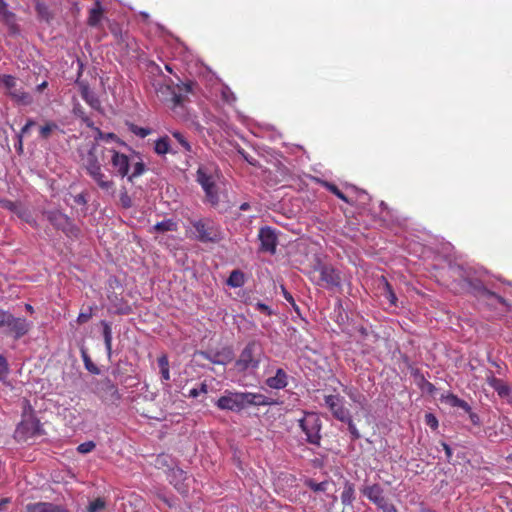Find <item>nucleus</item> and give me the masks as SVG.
<instances>
[{
	"mask_svg": "<svg viewBox=\"0 0 512 512\" xmlns=\"http://www.w3.org/2000/svg\"><path fill=\"white\" fill-rule=\"evenodd\" d=\"M83 168L101 190L114 196L115 183L103 172L102 164L96 154L95 145L88 150L86 156L83 158Z\"/></svg>",
	"mask_w": 512,
	"mask_h": 512,
	"instance_id": "nucleus-1",
	"label": "nucleus"
},
{
	"mask_svg": "<svg viewBox=\"0 0 512 512\" xmlns=\"http://www.w3.org/2000/svg\"><path fill=\"white\" fill-rule=\"evenodd\" d=\"M263 357L264 352L260 342L249 341L235 361V368L241 373H253L259 368Z\"/></svg>",
	"mask_w": 512,
	"mask_h": 512,
	"instance_id": "nucleus-2",
	"label": "nucleus"
},
{
	"mask_svg": "<svg viewBox=\"0 0 512 512\" xmlns=\"http://www.w3.org/2000/svg\"><path fill=\"white\" fill-rule=\"evenodd\" d=\"M32 322L24 317H16L9 310L0 308V331L12 337L14 340H19L30 331Z\"/></svg>",
	"mask_w": 512,
	"mask_h": 512,
	"instance_id": "nucleus-3",
	"label": "nucleus"
},
{
	"mask_svg": "<svg viewBox=\"0 0 512 512\" xmlns=\"http://www.w3.org/2000/svg\"><path fill=\"white\" fill-rule=\"evenodd\" d=\"M190 225L194 239L201 243H218L224 238L220 225L211 218L194 219Z\"/></svg>",
	"mask_w": 512,
	"mask_h": 512,
	"instance_id": "nucleus-4",
	"label": "nucleus"
},
{
	"mask_svg": "<svg viewBox=\"0 0 512 512\" xmlns=\"http://www.w3.org/2000/svg\"><path fill=\"white\" fill-rule=\"evenodd\" d=\"M302 414L303 417L298 420V425L306 436V442L319 447L322 439V421L319 414L311 411H302Z\"/></svg>",
	"mask_w": 512,
	"mask_h": 512,
	"instance_id": "nucleus-5",
	"label": "nucleus"
},
{
	"mask_svg": "<svg viewBox=\"0 0 512 512\" xmlns=\"http://www.w3.org/2000/svg\"><path fill=\"white\" fill-rule=\"evenodd\" d=\"M456 273L469 285L475 295H479L487 299L493 298L502 306H504L506 311L511 310L512 306L506 301V299L486 288L481 280L473 278L470 271L464 269L462 266H457Z\"/></svg>",
	"mask_w": 512,
	"mask_h": 512,
	"instance_id": "nucleus-6",
	"label": "nucleus"
},
{
	"mask_svg": "<svg viewBox=\"0 0 512 512\" xmlns=\"http://www.w3.org/2000/svg\"><path fill=\"white\" fill-rule=\"evenodd\" d=\"M43 214L56 230L63 232L69 238L77 239L79 237L80 228L60 210H47Z\"/></svg>",
	"mask_w": 512,
	"mask_h": 512,
	"instance_id": "nucleus-7",
	"label": "nucleus"
},
{
	"mask_svg": "<svg viewBox=\"0 0 512 512\" xmlns=\"http://www.w3.org/2000/svg\"><path fill=\"white\" fill-rule=\"evenodd\" d=\"M361 493L382 512H398L396 506L385 496L380 484L364 485Z\"/></svg>",
	"mask_w": 512,
	"mask_h": 512,
	"instance_id": "nucleus-8",
	"label": "nucleus"
},
{
	"mask_svg": "<svg viewBox=\"0 0 512 512\" xmlns=\"http://www.w3.org/2000/svg\"><path fill=\"white\" fill-rule=\"evenodd\" d=\"M0 84L6 89V93L18 104L30 105L32 97L22 88H17V79L8 74H0Z\"/></svg>",
	"mask_w": 512,
	"mask_h": 512,
	"instance_id": "nucleus-9",
	"label": "nucleus"
},
{
	"mask_svg": "<svg viewBox=\"0 0 512 512\" xmlns=\"http://www.w3.org/2000/svg\"><path fill=\"white\" fill-rule=\"evenodd\" d=\"M314 271L319 273L317 285L331 290L341 287L340 273L332 265L319 263L315 266Z\"/></svg>",
	"mask_w": 512,
	"mask_h": 512,
	"instance_id": "nucleus-10",
	"label": "nucleus"
},
{
	"mask_svg": "<svg viewBox=\"0 0 512 512\" xmlns=\"http://www.w3.org/2000/svg\"><path fill=\"white\" fill-rule=\"evenodd\" d=\"M15 434L19 440H27L28 438L42 435V425L33 414H25L22 421L18 424Z\"/></svg>",
	"mask_w": 512,
	"mask_h": 512,
	"instance_id": "nucleus-11",
	"label": "nucleus"
},
{
	"mask_svg": "<svg viewBox=\"0 0 512 512\" xmlns=\"http://www.w3.org/2000/svg\"><path fill=\"white\" fill-rule=\"evenodd\" d=\"M215 405L220 410L240 412L246 409L244 392L225 390Z\"/></svg>",
	"mask_w": 512,
	"mask_h": 512,
	"instance_id": "nucleus-12",
	"label": "nucleus"
},
{
	"mask_svg": "<svg viewBox=\"0 0 512 512\" xmlns=\"http://www.w3.org/2000/svg\"><path fill=\"white\" fill-rule=\"evenodd\" d=\"M324 402L335 419L338 421L348 420V416L351 415V412L345 407V399L342 396L339 394L326 395Z\"/></svg>",
	"mask_w": 512,
	"mask_h": 512,
	"instance_id": "nucleus-13",
	"label": "nucleus"
},
{
	"mask_svg": "<svg viewBox=\"0 0 512 512\" xmlns=\"http://www.w3.org/2000/svg\"><path fill=\"white\" fill-rule=\"evenodd\" d=\"M168 481L182 495H186L190 488V478L187 473L179 467L169 468L167 473Z\"/></svg>",
	"mask_w": 512,
	"mask_h": 512,
	"instance_id": "nucleus-14",
	"label": "nucleus"
},
{
	"mask_svg": "<svg viewBox=\"0 0 512 512\" xmlns=\"http://www.w3.org/2000/svg\"><path fill=\"white\" fill-rule=\"evenodd\" d=\"M2 207L15 214L19 219L28 223L32 227H37V222L33 217L31 210L20 202L11 200L1 201Z\"/></svg>",
	"mask_w": 512,
	"mask_h": 512,
	"instance_id": "nucleus-15",
	"label": "nucleus"
},
{
	"mask_svg": "<svg viewBox=\"0 0 512 512\" xmlns=\"http://www.w3.org/2000/svg\"><path fill=\"white\" fill-rule=\"evenodd\" d=\"M258 239L260 241V250L270 254L276 253V247L278 244L276 230L270 226L260 228L258 233Z\"/></svg>",
	"mask_w": 512,
	"mask_h": 512,
	"instance_id": "nucleus-16",
	"label": "nucleus"
},
{
	"mask_svg": "<svg viewBox=\"0 0 512 512\" xmlns=\"http://www.w3.org/2000/svg\"><path fill=\"white\" fill-rule=\"evenodd\" d=\"M196 83L193 82V81H189V82H186V83H181V84H178L177 85V91L175 88H173L171 90V95H172V103H173V106L172 108L174 110H176L177 108H183L184 107V103L185 101L187 100V95L188 94H193L194 93V89L196 87Z\"/></svg>",
	"mask_w": 512,
	"mask_h": 512,
	"instance_id": "nucleus-17",
	"label": "nucleus"
},
{
	"mask_svg": "<svg viewBox=\"0 0 512 512\" xmlns=\"http://www.w3.org/2000/svg\"><path fill=\"white\" fill-rule=\"evenodd\" d=\"M486 381L488 385L497 392L501 399L506 401L508 404H512V385L504 382L500 378L495 377L491 371L487 375Z\"/></svg>",
	"mask_w": 512,
	"mask_h": 512,
	"instance_id": "nucleus-18",
	"label": "nucleus"
},
{
	"mask_svg": "<svg viewBox=\"0 0 512 512\" xmlns=\"http://www.w3.org/2000/svg\"><path fill=\"white\" fill-rule=\"evenodd\" d=\"M198 354L212 364L227 365L234 359V352L231 347H224L219 351H199Z\"/></svg>",
	"mask_w": 512,
	"mask_h": 512,
	"instance_id": "nucleus-19",
	"label": "nucleus"
},
{
	"mask_svg": "<svg viewBox=\"0 0 512 512\" xmlns=\"http://www.w3.org/2000/svg\"><path fill=\"white\" fill-rule=\"evenodd\" d=\"M110 152L112 153L111 165L114 168L115 175L121 178L128 176L131 168L129 157L115 149L110 150Z\"/></svg>",
	"mask_w": 512,
	"mask_h": 512,
	"instance_id": "nucleus-20",
	"label": "nucleus"
},
{
	"mask_svg": "<svg viewBox=\"0 0 512 512\" xmlns=\"http://www.w3.org/2000/svg\"><path fill=\"white\" fill-rule=\"evenodd\" d=\"M244 396L246 408L250 406H273L278 404L277 400L261 393L244 392Z\"/></svg>",
	"mask_w": 512,
	"mask_h": 512,
	"instance_id": "nucleus-21",
	"label": "nucleus"
},
{
	"mask_svg": "<svg viewBox=\"0 0 512 512\" xmlns=\"http://www.w3.org/2000/svg\"><path fill=\"white\" fill-rule=\"evenodd\" d=\"M26 512H70L65 506L53 502H35L26 506Z\"/></svg>",
	"mask_w": 512,
	"mask_h": 512,
	"instance_id": "nucleus-22",
	"label": "nucleus"
},
{
	"mask_svg": "<svg viewBox=\"0 0 512 512\" xmlns=\"http://www.w3.org/2000/svg\"><path fill=\"white\" fill-rule=\"evenodd\" d=\"M288 374L282 368H277L275 375L268 377L265 380L266 386L271 389L281 390L287 387L288 385Z\"/></svg>",
	"mask_w": 512,
	"mask_h": 512,
	"instance_id": "nucleus-23",
	"label": "nucleus"
},
{
	"mask_svg": "<svg viewBox=\"0 0 512 512\" xmlns=\"http://www.w3.org/2000/svg\"><path fill=\"white\" fill-rule=\"evenodd\" d=\"M197 182L201 185L203 189L209 188L210 186L215 185L213 176L207 166H199L196 172Z\"/></svg>",
	"mask_w": 512,
	"mask_h": 512,
	"instance_id": "nucleus-24",
	"label": "nucleus"
},
{
	"mask_svg": "<svg viewBox=\"0 0 512 512\" xmlns=\"http://www.w3.org/2000/svg\"><path fill=\"white\" fill-rule=\"evenodd\" d=\"M101 390L105 393V396L112 402L119 401L121 395L118 391L117 386L108 378L104 379L100 383Z\"/></svg>",
	"mask_w": 512,
	"mask_h": 512,
	"instance_id": "nucleus-25",
	"label": "nucleus"
},
{
	"mask_svg": "<svg viewBox=\"0 0 512 512\" xmlns=\"http://www.w3.org/2000/svg\"><path fill=\"white\" fill-rule=\"evenodd\" d=\"M154 151L158 155H165L167 153L176 154L177 150H174L170 143V138L168 136L160 137L155 141Z\"/></svg>",
	"mask_w": 512,
	"mask_h": 512,
	"instance_id": "nucleus-26",
	"label": "nucleus"
},
{
	"mask_svg": "<svg viewBox=\"0 0 512 512\" xmlns=\"http://www.w3.org/2000/svg\"><path fill=\"white\" fill-rule=\"evenodd\" d=\"M81 97L91 108L95 110H100V100L88 86H84L81 88Z\"/></svg>",
	"mask_w": 512,
	"mask_h": 512,
	"instance_id": "nucleus-27",
	"label": "nucleus"
},
{
	"mask_svg": "<svg viewBox=\"0 0 512 512\" xmlns=\"http://www.w3.org/2000/svg\"><path fill=\"white\" fill-rule=\"evenodd\" d=\"M178 229V223L174 219H165L151 227L150 232L164 233L174 232Z\"/></svg>",
	"mask_w": 512,
	"mask_h": 512,
	"instance_id": "nucleus-28",
	"label": "nucleus"
},
{
	"mask_svg": "<svg viewBox=\"0 0 512 512\" xmlns=\"http://www.w3.org/2000/svg\"><path fill=\"white\" fill-rule=\"evenodd\" d=\"M157 364L159 367V372L161 375V382L163 384H168L170 381V369H169V359L166 354H162L157 359Z\"/></svg>",
	"mask_w": 512,
	"mask_h": 512,
	"instance_id": "nucleus-29",
	"label": "nucleus"
},
{
	"mask_svg": "<svg viewBox=\"0 0 512 512\" xmlns=\"http://www.w3.org/2000/svg\"><path fill=\"white\" fill-rule=\"evenodd\" d=\"M103 15V8L100 0H96L94 6L89 11L88 25L96 27L101 21Z\"/></svg>",
	"mask_w": 512,
	"mask_h": 512,
	"instance_id": "nucleus-30",
	"label": "nucleus"
},
{
	"mask_svg": "<svg viewBox=\"0 0 512 512\" xmlns=\"http://www.w3.org/2000/svg\"><path fill=\"white\" fill-rule=\"evenodd\" d=\"M101 325L103 327L102 335L104 339L107 356L110 359L112 356V328L110 323H108L105 320L101 321Z\"/></svg>",
	"mask_w": 512,
	"mask_h": 512,
	"instance_id": "nucleus-31",
	"label": "nucleus"
},
{
	"mask_svg": "<svg viewBox=\"0 0 512 512\" xmlns=\"http://www.w3.org/2000/svg\"><path fill=\"white\" fill-rule=\"evenodd\" d=\"M35 11L40 20L50 23L53 19V14L45 2L37 0L35 3Z\"/></svg>",
	"mask_w": 512,
	"mask_h": 512,
	"instance_id": "nucleus-32",
	"label": "nucleus"
},
{
	"mask_svg": "<svg viewBox=\"0 0 512 512\" xmlns=\"http://www.w3.org/2000/svg\"><path fill=\"white\" fill-rule=\"evenodd\" d=\"M226 284L232 288L242 287L245 284L244 273L239 269L233 270L230 273V275L226 281Z\"/></svg>",
	"mask_w": 512,
	"mask_h": 512,
	"instance_id": "nucleus-33",
	"label": "nucleus"
},
{
	"mask_svg": "<svg viewBox=\"0 0 512 512\" xmlns=\"http://www.w3.org/2000/svg\"><path fill=\"white\" fill-rule=\"evenodd\" d=\"M355 500V489L354 485L350 482H346L344 489L341 493V502L345 506H349Z\"/></svg>",
	"mask_w": 512,
	"mask_h": 512,
	"instance_id": "nucleus-34",
	"label": "nucleus"
},
{
	"mask_svg": "<svg viewBox=\"0 0 512 512\" xmlns=\"http://www.w3.org/2000/svg\"><path fill=\"white\" fill-rule=\"evenodd\" d=\"M81 357L84 362L85 368L92 374L98 375L100 373V369L97 367L96 364H94L87 352V349L85 346H81L80 348Z\"/></svg>",
	"mask_w": 512,
	"mask_h": 512,
	"instance_id": "nucleus-35",
	"label": "nucleus"
},
{
	"mask_svg": "<svg viewBox=\"0 0 512 512\" xmlns=\"http://www.w3.org/2000/svg\"><path fill=\"white\" fill-rule=\"evenodd\" d=\"M320 183L322 187L334 194L340 200L344 201L345 203L352 204L350 199L345 194H343L335 184L328 181H320Z\"/></svg>",
	"mask_w": 512,
	"mask_h": 512,
	"instance_id": "nucleus-36",
	"label": "nucleus"
},
{
	"mask_svg": "<svg viewBox=\"0 0 512 512\" xmlns=\"http://www.w3.org/2000/svg\"><path fill=\"white\" fill-rule=\"evenodd\" d=\"M0 18L8 25L16 20V14L9 10L7 2L0 4Z\"/></svg>",
	"mask_w": 512,
	"mask_h": 512,
	"instance_id": "nucleus-37",
	"label": "nucleus"
},
{
	"mask_svg": "<svg viewBox=\"0 0 512 512\" xmlns=\"http://www.w3.org/2000/svg\"><path fill=\"white\" fill-rule=\"evenodd\" d=\"M106 500L104 498L98 497L89 502L87 506V512H101L106 508Z\"/></svg>",
	"mask_w": 512,
	"mask_h": 512,
	"instance_id": "nucleus-38",
	"label": "nucleus"
},
{
	"mask_svg": "<svg viewBox=\"0 0 512 512\" xmlns=\"http://www.w3.org/2000/svg\"><path fill=\"white\" fill-rule=\"evenodd\" d=\"M146 170L145 164L143 162H136L132 165V173L129 174L127 177V180L131 183H133L134 179L141 176Z\"/></svg>",
	"mask_w": 512,
	"mask_h": 512,
	"instance_id": "nucleus-39",
	"label": "nucleus"
},
{
	"mask_svg": "<svg viewBox=\"0 0 512 512\" xmlns=\"http://www.w3.org/2000/svg\"><path fill=\"white\" fill-rule=\"evenodd\" d=\"M172 136L181 145L184 151L192 152V146L183 133L179 131H173Z\"/></svg>",
	"mask_w": 512,
	"mask_h": 512,
	"instance_id": "nucleus-40",
	"label": "nucleus"
},
{
	"mask_svg": "<svg viewBox=\"0 0 512 512\" xmlns=\"http://www.w3.org/2000/svg\"><path fill=\"white\" fill-rule=\"evenodd\" d=\"M306 486L309 487L314 492H325L327 490L328 482H315L313 479H308L305 482Z\"/></svg>",
	"mask_w": 512,
	"mask_h": 512,
	"instance_id": "nucleus-41",
	"label": "nucleus"
},
{
	"mask_svg": "<svg viewBox=\"0 0 512 512\" xmlns=\"http://www.w3.org/2000/svg\"><path fill=\"white\" fill-rule=\"evenodd\" d=\"M341 422L347 424L348 431L351 435L352 440H358L361 437L360 432L358 431L356 425L354 424L351 415L348 416V420H342Z\"/></svg>",
	"mask_w": 512,
	"mask_h": 512,
	"instance_id": "nucleus-42",
	"label": "nucleus"
},
{
	"mask_svg": "<svg viewBox=\"0 0 512 512\" xmlns=\"http://www.w3.org/2000/svg\"><path fill=\"white\" fill-rule=\"evenodd\" d=\"M58 125L55 122H48L44 126L40 127V137L42 139H48L51 135V132L56 130Z\"/></svg>",
	"mask_w": 512,
	"mask_h": 512,
	"instance_id": "nucleus-43",
	"label": "nucleus"
},
{
	"mask_svg": "<svg viewBox=\"0 0 512 512\" xmlns=\"http://www.w3.org/2000/svg\"><path fill=\"white\" fill-rule=\"evenodd\" d=\"M208 201L213 205H217L219 202V196L217 193L216 185L210 186L209 188L203 189Z\"/></svg>",
	"mask_w": 512,
	"mask_h": 512,
	"instance_id": "nucleus-44",
	"label": "nucleus"
},
{
	"mask_svg": "<svg viewBox=\"0 0 512 512\" xmlns=\"http://www.w3.org/2000/svg\"><path fill=\"white\" fill-rule=\"evenodd\" d=\"M384 281V288H385V296L389 300L390 304L396 305L397 297L392 289V286L389 284V282L383 278Z\"/></svg>",
	"mask_w": 512,
	"mask_h": 512,
	"instance_id": "nucleus-45",
	"label": "nucleus"
},
{
	"mask_svg": "<svg viewBox=\"0 0 512 512\" xmlns=\"http://www.w3.org/2000/svg\"><path fill=\"white\" fill-rule=\"evenodd\" d=\"M36 122L33 119H28L26 124L22 127L20 132L17 134V138L19 139L20 148L22 147V139L25 134H27L31 127L35 126Z\"/></svg>",
	"mask_w": 512,
	"mask_h": 512,
	"instance_id": "nucleus-46",
	"label": "nucleus"
},
{
	"mask_svg": "<svg viewBox=\"0 0 512 512\" xmlns=\"http://www.w3.org/2000/svg\"><path fill=\"white\" fill-rule=\"evenodd\" d=\"M119 200H120V203H121V206L125 209H129L132 207V199L131 197L128 195L126 189H123L121 192H120V195H119Z\"/></svg>",
	"mask_w": 512,
	"mask_h": 512,
	"instance_id": "nucleus-47",
	"label": "nucleus"
},
{
	"mask_svg": "<svg viewBox=\"0 0 512 512\" xmlns=\"http://www.w3.org/2000/svg\"><path fill=\"white\" fill-rule=\"evenodd\" d=\"M95 447H96V444L93 441H87V442L81 443L77 447V451L82 454H87V453H90L91 451H93L95 449Z\"/></svg>",
	"mask_w": 512,
	"mask_h": 512,
	"instance_id": "nucleus-48",
	"label": "nucleus"
},
{
	"mask_svg": "<svg viewBox=\"0 0 512 512\" xmlns=\"http://www.w3.org/2000/svg\"><path fill=\"white\" fill-rule=\"evenodd\" d=\"M131 132H133L135 135H137L140 138H145L151 133V129L140 127L137 125H132L130 128Z\"/></svg>",
	"mask_w": 512,
	"mask_h": 512,
	"instance_id": "nucleus-49",
	"label": "nucleus"
},
{
	"mask_svg": "<svg viewBox=\"0 0 512 512\" xmlns=\"http://www.w3.org/2000/svg\"><path fill=\"white\" fill-rule=\"evenodd\" d=\"M92 315V307H88L86 311H82L79 313L77 317V322L79 324H84L92 318Z\"/></svg>",
	"mask_w": 512,
	"mask_h": 512,
	"instance_id": "nucleus-50",
	"label": "nucleus"
},
{
	"mask_svg": "<svg viewBox=\"0 0 512 512\" xmlns=\"http://www.w3.org/2000/svg\"><path fill=\"white\" fill-rule=\"evenodd\" d=\"M208 392V386L206 383H201L200 387L199 388H192L190 391H189V397L191 398H196L198 397L200 394H206Z\"/></svg>",
	"mask_w": 512,
	"mask_h": 512,
	"instance_id": "nucleus-51",
	"label": "nucleus"
},
{
	"mask_svg": "<svg viewBox=\"0 0 512 512\" xmlns=\"http://www.w3.org/2000/svg\"><path fill=\"white\" fill-rule=\"evenodd\" d=\"M9 372L8 363L4 356L0 355V381L4 380Z\"/></svg>",
	"mask_w": 512,
	"mask_h": 512,
	"instance_id": "nucleus-52",
	"label": "nucleus"
},
{
	"mask_svg": "<svg viewBox=\"0 0 512 512\" xmlns=\"http://www.w3.org/2000/svg\"><path fill=\"white\" fill-rule=\"evenodd\" d=\"M221 94L222 98L228 103L234 102L236 100L234 93L227 86L223 87Z\"/></svg>",
	"mask_w": 512,
	"mask_h": 512,
	"instance_id": "nucleus-53",
	"label": "nucleus"
},
{
	"mask_svg": "<svg viewBox=\"0 0 512 512\" xmlns=\"http://www.w3.org/2000/svg\"><path fill=\"white\" fill-rule=\"evenodd\" d=\"M425 423L432 429H436L438 427V420L432 413H427L425 415Z\"/></svg>",
	"mask_w": 512,
	"mask_h": 512,
	"instance_id": "nucleus-54",
	"label": "nucleus"
},
{
	"mask_svg": "<svg viewBox=\"0 0 512 512\" xmlns=\"http://www.w3.org/2000/svg\"><path fill=\"white\" fill-rule=\"evenodd\" d=\"M172 459L170 458V456L166 455V454H161V455H158V457L156 458V466L157 467H161V466H169V462H171Z\"/></svg>",
	"mask_w": 512,
	"mask_h": 512,
	"instance_id": "nucleus-55",
	"label": "nucleus"
},
{
	"mask_svg": "<svg viewBox=\"0 0 512 512\" xmlns=\"http://www.w3.org/2000/svg\"><path fill=\"white\" fill-rule=\"evenodd\" d=\"M255 308H256L259 312L264 313V314H266V315H268V316H270V315H272V314H273L272 309H271L268 305H266L265 303L257 302V303L255 304Z\"/></svg>",
	"mask_w": 512,
	"mask_h": 512,
	"instance_id": "nucleus-56",
	"label": "nucleus"
},
{
	"mask_svg": "<svg viewBox=\"0 0 512 512\" xmlns=\"http://www.w3.org/2000/svg\"><path fill=\"white\" fill-rule=\"evenodd\" d=\"M463 399H460L457 395L455 394H449L447 396V402L452 406V407H457L459 408L461 402H462Z\"/></svg>",
	"mask_w": 512,
	"mask_h": 512,
	"instance_id": "nucleus-57",
	"label": "nucleus"
},
{
	"mask_svg": "<svg viewBox=\"0 0 512 512\" xmlns=\"http://www.w3.org/2000/svg\"><path fill=\"white\" fill-rule=\"evenodd\" d=\"M353 189H355L358 192V198L362 204H366L368 201H370V197L365 191L358 190L354 186H353Z\"/></svg>",
	"mask_w": 512,
	"mask_h": 512,
	"instance_id": "nucleus-58",
	"label": "nucleus"
},
{
	"mask_svg": "<svg viewBox=\"0 0 512 512\" xmlns=\"http://www.w3.org/2000/svg\"><path fill=\"white\" fill-rule=\"evenodd\" d=\"M97 131L96 139H115L116 135L114 133L104 134L99 128H95Z\"/></svg>",
	"mask_w": 512,
	"mask_h": 512,
	"instance_id": "nucleus-59",
	"label": "nucleus"
},
{
	"mask_svg": "<svg viewBox=\"0 0 512 512\" xmlns=\"http://www.w3.org/2000/svg\"><path fill=\"white\" fill-rule=\"evenodd\" d=\"M468 414H469V419L473 425H475V426L481 425V420L477 413L470 411V413H468Z\"/></svg>",
	"mask_w": 512,
	"mask_h": 512,
	"instance_id": "nucleus-60",
	"label": "nucleus"
},
{
	"mask_svg": "<svg viewBox=\"0 0 512 512\" xmlns=\"http://www.w3.org/2000/svg\"><path fill=\"white\" fill-rule=\"evenodd\" d=\"M78 118L89 128H94V122L87 115L78 114Z\"/></svg>",
	"mask_w": 512,
	"mask_h": 512,
	"instance_id": "nucleus-61",
	"label": "nucleus"
},
{
	"mask_svg": "<svg viewBox=\"0 0 512 512\" xmlns=\"http://www.w3.org/2000/svg\"><path fill=\"white\" fill-rule=\"evenodd\" d=\"M441 446L443 447V449L445 451L447 461H450V459L452 458V455H453L451 447L446 442H441Z\"/></svg>",
	"mask_w": 512,
	"mask_h": 512,
	"instance_id": "nucleus-62",
	"label": "nucleus"
},
{
	"mask_svg": "<svg viewBox=\"0 0 512 512\" xmlns=\"http://www.w3.org/2000/svg\"><path fill=\"white\" fill-rule=\"evenodd\" d=\"M74 201L75 203L79 204V205H85L87 203V199L85 197L84 194H78L74 197Z\"/></svg>",
	"mask_w": 512,
	"mask_h": 512,
	"instance_id": "nucleus-63",
	"label": "nucleus"
},
{
	"mask_svg": "<svg viewBox=\"0 0 512 512\" xmlns=\"http://www.w3.org/2000/svg\"><path fill=\"white\" fill-rule=\"evenodd\" d=\"M282 293L285 300L289 302H293V296L285 289L284 286H282Z\"/></svg>",
	"mask_w": 512,
	"mask_h": 512,
	"instance_id": "nucleus-64",
	"label": "nucleus"
}]
</instances>
